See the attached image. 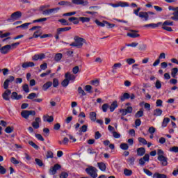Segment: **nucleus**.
Listing matches in <instances>:
<instances>
[{"mask_svg":"<svg viewBox=\"0 0 178 178\" xmlns=\"http://www.w3.org/2000/svg\"><path fill=\"white\" fill-rule=\"evenodd\" d=\"M22 90L23 91H24V92H26V93L30 92V88H29V85L27 84H24L22 86Z\"/></svg>","mask_w":178,"mask_h":178,"instance_id":"55","label":"nucleus"},{"mask_svg":"<svg viewBox=\"0 0 178 178\" xmlns=\"http://www.w3.org/2000/svg\"><path fill=\"white\" fill-rule=\"evenodd\" d=\"M58 86H59V79L54 78L53 79V87H54V88H56Z\"/></svg>","mask_w":178,"mask_h":178,"instance_id":"46","label":"nucleus"},{"mask_svg":"<svg viewBox=\"0 0 178 178\" xmlns=\"http://www.w3.org/2000/svg\"><path fill=\"white\" fill-rule=\"evenodd\" d=\"M138 156H143L145 154V148L139 147L136 149Z\"/></svg>","mask_w":178,"mask_h":178,"instance_id":"18","label":"nucleus"},{"mask_svg":"<svg viewBox=\"0 0 178 178\" xmlns=\"http://www.w3.org/2000/svg\"><path fill=\"white\" fill-rule=\"evenodd\" d=\"M58 22L61 23L62 26H70V23L63 18L58 19Z\"/></svg>","mask_w":178,"mask_h":178,"instance_id":"38","label":"nucleus"},{"mask_svg":"<svg viewBox=\"0 0 178 178\" xmlns=\"http://www.w3.org/2000/svg\"><path fill=\"white\" fill-rule=\"evenodd\" d=\"M29 145H31V147H33V148H34L35 149H39L40 147H38V145H37V144L34 143V142L33 141H29Z\"/></svg>","mask_w":178,"mask_h":178,"instance_id":"56","label":"nucleus"},{"mask_svg":"<svg viewBox=\"0 0 178 178\" xmlns=\"http://www.w3.org/2000/svg\"><path fill=\"white\" fill-rule=\"evenodd\" d=\"M62 58H63V54H62V53H57L54 56V60L56 62H60Z\"/></svg>","mask_w":178,"mask_h":178,"instance_id":"29","label":"nucleus"},{"mask_svg":"<svg viewBox=\"0 0 178 178\" xmlns=\"http://www.w3.org/2000/svg\"><path fill=\"white\" fill-rule=\"evenodd\" d=\"M37 97H38L37 93L32 92L27 96V99H33L34 101V98H37Z\"/></svg>","mask_w":178,"mask_h":178,"instance_id":"40","label":"nucleus"},{"mask_svg":"<svg viewBox=\"0 0 178 178\" xmlns=\"http://www.w3.org/2000/svg\"><path fill=\"white\" fill-rule=\"evenodd\" d=\"M139 17H140V19H145V22H147L149 17V15H148V13L141 11L139 13Z\"/></svg>","mask_w":178,"mask_h":178,"instance_id":"14","label":"nucleus"},{"mask_svg":"<svg viewBox=\"0 0 178 178\" xmlns=\"http://www.w3.org/2000/svg\"><path fill=\"white\" fill-rule=\"evenodd\" d=\"M78 92H79V94H81L82 95V97H84L85 95H87V94L86 93L84 90H83V88H81V86H79L78 88Z\"/></svg>","mask_w":178,"mask_h":178,"instance_id":"52","label":"nucleus"},{"mask_svg":"<svg viewBox=\"0 0 178 178\" xmlns=\"http://www.w3.org/2000/svg\"><path fill=\"white\" fill-rule=\"evenodd\" d=\"M161 29L163 30H165V31H169L170 33H172V31H173V29H172V27H169V26H165V25H162Z\"/></svg>","mask_w":178,"mask_h":178,"instance_id":"53","label":"nucleus"},{"mask_svg":"<svg viewBox=\"0 0 178 178\" xmlns=\"http://www.w3.org/2000/svg\"><path fill=\"white\" fill-rule=\"evenodd\" d=\"M159 26H162V22H158L157 24H148L144 25V27H151L152 29H156V27H159Z\"/></svg>","mask_w":178,"mask_h":178,"instance_id":"17","label":"nucleus"},{"mask_svg":"<svg viewBox=\"0 0 178 178\" xmlns=\"http://www.w3.org/2000/svg\"><path fill=\"white\" fill-rule=\"evenodd\" d=\"M169 122H170V118H165L163 120V122H162V124H161V127H163V129L166 127V126H168V124L169 123Z\"/></svg>","mask_w":178,"mask_h":178,"instance_id":"33","label":"nucleus"},{"mask_svg":"<svg viewBox=\"0 0 178 178\" xmlns=\"http://www.w3.org/2000/svg\"><path fill=\"white\" fill-rule=\"evenodd\" d=\"M22 12L16 11L11 14L10 17L7 19V22H16V20H19L22 17Z\"/></svg>","mask_w":178,"mask_h":178,"instance_id":"3","label":"nucleus"},{"mask_svg":"<svg viewBox=\"0 0 178 178\" xmlns=\"http://www.w3.org/2000/svg\"><path fill=\"white\" fill-rule=\"evenodd\" d=\"M15 130V128L13 127H7L5 129V132L8 134H10V133H13V131Z\"/></svg>","mask_w":178,"mask_h":178,"instance_id":"43","label":"nucleus"},{"mask_svg":"<svg viewBox=\"0 0 178 178\" xmlns=\"http://www.w3.org/2000/svg\"><path fill=\"white\" fill-rule=\"evenodd\" d=\"M157 159L161 163L162 166H168V157L160 156H158Z\"/></svg>","mask_w":178,"mask_h":178,"instance_id":"9","label":"nucleus"},{"mask_svg":"<svg viewBox=\"0 0 178 178\" xmlns=\"http://www.w3.org/2000/svg\"><path fill=\"white\" fill-rule=\"evenodd\" d=\"M43 120L44 122H48V123H52V122H54V117L49 115H44Z\"/></svg>","mask_w":178,"mask_h":178,"instance_id":"26","label":"nucleus"},{"mask_svg":"<svg viewBox=\"0 0 178 178\" xmlns=\"http://www.w3.org/2000/svg\"><path fill=\"white\" fill-rule=\"evenodd\" d=\"M137 33H138V31L131 30V33H128L127 35L131 38H138V37H140V34Z\"/></svg>","mask_w":178,"mask_h":178,"instance_id":"10","label":"nucleus"},{"mask_svg":"<svg viewBox=\"0 0 178 178\" xmlns=\"http://www.w3.org/2000/svg\"><path fill=\"white\" fill-rule=\"evenodd\" d=\"M138 140L139 141V143H141V144H143V145H147V140H145V138H144L140 137L138 138Z\"/></svg>","mask_w":178,"mask_h":178,"instance_id":"59","label":"nucleus"},{"mask_svg":"<svg viewBox=\"0 0 178 178\" xmlns=\"http://www.w3.org/2000/svg\"><path fill=\"white\" fill-rule=\"evenodd\" d=\"M120 67H122V63H115L113 67H112V72L113 73L115 72V70H118V69H120Z\"/></svg>","mask_w":178,"mask_h":178,"instance_id":"35","label":"nucleus"},{"mask_svg":"<svg viewBox=\"0 0 178 178\" xmlns=\"http://www.w3.org/2000/svg\"><path fill=\"white\" fill-rule=\"evenodd\" d=\"M155 87L157 90H161V88H162V83L161 82V81L157 80L155 83Z\"/></svg>","mask_w":178,"mask_h":178,"instance_id":"50","label":"nucleus"},{"mask_svg":"<svg viewBox=\"0 0 178 178\" xmlns=\"http://www.w3.org/2000/svg\"><path fill=\"white\" fill-rule=\"evenodd\" d=\"M79 19L76 17H71L68 19L69 22L73 23V24H79Z\"/></svg>","mask_w":178,"mask_h":178,"instance_id":"32","label":"nucleus"},{"mask_svg":"<svg viewBox=\"0 0 178 178\" xmlns=\"http://www.w3.org/2000/svg\"><path fill=\"white\" fill-rule=\"evenodd\" d=\"M118 101H114L113 102V103L111 104V105L110 106L109 108H110V112H113L115 111V108H118Z\"/></svg>","mask_w":178,"mask_h":178,"instance_id":"28","label":"nucleus"},{"mask_svg":"<svg viewBox=\"0 0 178 178\" xmlns=\"http://www.w3.org/2000/svg\"><path fill=\"white\" fill-rule=\"evenodd\" d=\"M74 42L70 44V47H75L76 48L80 49L83 47L84 45V42H86V40L83 38H80L78 35L74 36Z\"/></svg>","mask_w":178,"mask_h":178,"instance_id":"1","label":"nucleus"},{"mask_svg":"<svg viewBox=\"0 0 178 178\" xmlns=\"http://www.w3.org/2000/svg\"><path fill=\"white\" fill-rule=\"evenodd\" d=\"M162 109L161 108H156L153 111V116H155L156 118L158 116H161L162 115Z\"/></svg>","mask_w":178,"mask_h":178,"instance_id":"25","label":"nucleus"},{"mask_svg":"<svg viewBox=\"0 0 178 178\" xmlns=\"http://www.w3.org/2000/svg\"><path fill=\"white\" fill-rule=\"evenodd\" d=\"M41 122V118H36L35 122H32V126L33 129H40V123Z\"/></svg>","mask_w":178,"mask_h":178,"instance_id":"12","label":"nucleus"},{"mask_svg":"<svg viewBox=\"0 0 178 178\" xmlns=\"http://www.w3.org/2000/svg\"><path fill=\"white\" fill-rule=\"evenodd\" d=\"M72 3L74 5H83V6H87L88 5V1L84 0H72Z\"/></svg>","mask_w":178,"mask_h":178,"instance_id":"11","label":"nucleus"},{"mask_svg":"<svg viewBox=\"0 0 178 178\" xmlns=\"http://www.w3.org/2000/svg\"><path fill=\"white\" fill-rule=\"evenodd\" d=\"M30 24H31V22L29 23H24L20 26H17V29H28L29 26H30Z\"/></svg>","mask_w":178,"mask_h":178,"instance_id":"47","label":"nucleus"},{"mask_svg":"<svg viewBox=\"0 0 178 178\" xmlns=\"http://www.w3.org/2000/svg\"><path fill=\"white\" fill-rule=\"evenodd\" d=\"M82 23H88L91 19L90 17H81L79 18Z\"/></svg>","mask_w":178,"mask_h":178,"instance_id":"41","label":"nucleus"},{"mask_svg":"<svg viewBox=\"0 0 178 178\" xmlns=\"http://www.w3.org/2000/svg\"><path fill=\"white\" fill-rule=\"evenodd\" d=\"M85 91L87 92L91 93V90H92V86L90 85H86L84 88Z\"/></svg>","mask_w":178,"mask_h":178,"instance_id":"62","label":"nucleus"},{"mask_svg":"<svg viewBox=\"0 0 178 178\" xmlns=\"http://www.w3.org/2000/svg\"><path fill=\"white\" fill-rule=\"evenodd\" d=\"M139 51H145L147 49V44L143 43L138 46Z\"/></svg>","mask_w":178,"mask_h":178,"instance_id":"54","label":"nucleus"},{"mask_svg":"<svg viewBox=\"0 0 178 178\" xmlns=\"http://www.w3.org/2000/svg\"><path fill=\"white\" fill-rule=\"evenodd\" d=\"M88 129V126L87 124H84L80 128V131H81L82 133H86Z\"/></svg>","mask_w":178,"mask_h":178,"instance_id":"61","label":"nucleus"},{"mask_svg":"<svg viewBox=\"0 0 178 178\" xmlns=\"http://www.w3.org/2000/svg\"><path fill=\"white\" fill-rule=\"evenodd\" d=\"M69 177V174L66 172H62L60 174V178H67Z\"/></svg>","mask_w":178,"mask_h":178,"instance_id":"63","label":"nucleus"},{"mask_svg":"<svg viewBox=\"0 0 178 178\" xmlns=\"http://www.w3.org/2000/svg\"><path fill=\"white\" fill-rule=\"evenodd\" d=\"M51 87H52V82L47 81L42 86V89L43 90V91H47L48 88Z\"/></svg>","mask_w":178,"mask_h":178,"instance_id":"20","label":"nucleus"},{"mask_svg":"<svg viewBox=\"0 0 178 178\" xmlns=\"http://www.w3.org/2000/svg\"><path fill=\"white\" fill-rule=\"evenodd\" d=\"M62 166L59 164H55L53 167H51L49 169V173L54 176V175H56V171L59 170Z\"/></svg>","mask_w":178,"mask_h":178,"instance_id":"7","label":"nucleus"},{"mask_svg":"<svg viewBox=\"0 0 178 178\" xmlns=\"http://www.w3.org/2000/svg\"><path fill=\"white\" fill-rule=\"evenodd\" d=\"M97 166L102 172H105V170H106V165L104 162L97 163Z\"/></svg>","mask_w":178,"mask_h":178,"instance_id":"23","label":"nucleus"},{"mask_svg":"<svg viewBox=\"0 0 178 178\" xmlns=\"http://www.w3.org/2000/svg\"><path fill=\"white\" fill-rule=\"evenodd\" d=\"M145 162H149V154H146L145 156L139 159V165L144 166Z\"/></svg>","mask_w":178,"mask_h":178,"instance_id":"6","label":"nucleus"},{"mask_svg":"<svg viewBox=\"0 0 178 178\" xmlns=\"http://www.w3.org/2000/svg\"><path fill=\"white\" fill-rule=\"evenodd\" d=\"M10 44H6L1 48H0V52L3 55H6V54H9V51H10Z\"/></svg>","mask_w":178,"mask_h":178,"instance_id":"8","label":"nucleus"},{"mask_svg":"<svg viewBox=\"0 0 178 178\" xmlns=\"http://www.w3.org/2000/svg\"><path fill=\"white\" fill-rule=\"evenodd\" d=\"M161 26H173V22L166 20L163 23H162Z\"/></svg>","mask_w":178,"mask_h":178,"instance_id":"57","label":"nucleus"},{"mask_svg":"<svg viewBox=\"0 0 178 178\" xmlns=\"http://www.w3.org/2000/svg\"><path fill=\"white\" fill-rule=\"evenodd\" d=\"M60 6H72V3L70 1H62L58 3Z\"/></svg>","mask_w":178,"mask_h":178,"instance_id":"36","label":"nucleus"},{"mask_svg":"<svg viewBox=\"0 0 178 178\" xmlns=\"http://www.w3.org/2000/svg\"><path fill=\"white\" fill-rule=\"evenodd\" d=\"M55 10H59V8H51L49 10H43L42 15H51V13H54Z\"/></svg>","mask_w":178,"mask_h":178,"instance_id":"24","label":"nucleus"},{"mask_svg":"<svg viewBox=\"0 0 178 178\" xmlns=\"http://www.w3.org/2000/svg\"><path fill=\"white\" fill-rule=\"evenodd\" d=\"M124 175L125 176H131V175H133V171L131 170H129L127 168H125L124 170Z\"/></svg>","mask_w":178,"mask_h":178,"instance_id":"45","label":"nucleus"},{"mask_svg":"<svg viewBox=\"0 0 178 178\" xmlns=\"http://www.w3.org/2000/svg\"><path fill=\"white\" fill-rule=\"evenodd\" d=\"M120 148L123 149V151H127L129 149V145L127 143H121L120 145Z\"/></svg>","mask_w":178,"mask_h":178,"instance_id":"42","label":"nucleus"},{"mask_svg":"<svg viewBox=\"0 0 178 178\" xmlns=\"http://www.w3.org/2000/svg\"><path fill=\"white\" fill-rule=\"evenodd\" d=\"M153 178H168V176L165 174H161L159 172H155L153 175Z\"/></svg>","mask_w":178,"mask_h":178,"instance_id":"27","label":"nucleus"},{"mask_svg":"<svg viewBox=\"0 0 178 178\" xmlns=\"http://www.w3.org/2000/svg\"><path fill=\"white\" fill-rule=\"evenodd\" d=\"M35 66L34 62H25L22 63V67L27 69V67H33Z\"/></svg>","mask_w":178,"mask_h":178,"instance_id":"21","label":"nucleus"},{"mask_svg":"<svg viewBox=\"0 0 178 178\" xmlns=\"http://www.w3.org/2000/svg\"><path fill=\"white\" fill-rule=\"evenodd\" d=\"M178 73V68L174 67L171 70V76L173 79H176V74Z\"/></svg>","mask_w":178,"mask_h":178,"instance_id":"37","label":"nucleus"},{"mask_svg":"<svg viewBox=\"0 0 178 178\" xmlns=\"http://www.w3.org/2000/svg\"><path fill=\"white\" fill-rule=\"evenodd\" d=\"M35 162L36 165L40 166V168H42V166H45V165L44 164L42 161L40 159H35Z\"/></svg>","mask_w":178,"mask_h":178,"instance_id":"39","label":"nucleus"},{"mask_svg":"<svg viewBox=\"0 0 178 178\" xmlns=\"http://www.w3.org/2000/svg\"><path fill=\"white\" fill-rule=\"evenodd\" d=\"M65 79H67L68 81H74L76 80V76H74L72 74H70V72H67L65 75Z\"/></svg>","mask_w":178,"mask_h":178,"instance_id":"16","label":"nucleus"},{"mask_svg":"<svg viewBox=\"0 0 178 178\" xmlns=\"http://www.w3.org/2000/svg\"><path fill=\"white\" fill-rule=\"evenodd\" d=\"M135 161L136 158H134V156H131L127 160V162L129 165V166H134Z\"/></svg>","mask_w":178,"mask_h":178,"instance_id":"31","label":"nucleus"},{"mask_svg":"<svg viewBox=\"0 0 178 178\" xmlns=\"http://www.w3.org/2000/svg\"><path fill=\"white\" fill-rule=\"evenodd\" d=\"M105 21H103V22H99V20L96 19L95 21V23H96V24H97L99 27H105V25L106 24L105 22Z\"/></svg>","mask_w":178,"mask_h":178,"instance_id":"49","label":"nucleus"},{"mask_svg":"<svg viewBox=\"0 0 178 178\" xmlns=\"http://www.w3.org/2000/svg\"><path fill=\"white\" fill-rule=\"evenodd\" d=\"M144 116V111L140 109L135 114V118H143Z\"/></svg>","mask_w":178,"mask_h":178,"instance_id":"44","label":"nucleus"},{"mask_svg":"<svg viewBox=\"0 0 178 178\" xmlns=\"http://www.w3.org/2000/svg\"><path fill=\"white\" fill-rule=\"evenodd\" d=\"M173 16L171 17L172 20H175V22L178 21V7L174 13H172Z\"/></svg>","mask_w":178,"mask_h":178,"instance_id":"34","label":"nucleus"},{"mask_svg":"<svg viewBox=\"0 0 178 178\" xmlns=\"http://www.w3.org/2000/svg\"><path fill=\"white\" fill-rule=\"evenodd\" d=\"M40 35H41V30L38 29V31L34 32L33 38H38Z\"/></svg>","mask_w":178,"mask_h":178,"instance_id":"58","label":"nucleus"},{"mask_svg":"<svg viewBox=\"0 0 178 178\" xmlns=\"http://www.w3.org/2000/svg\"><path fill=\"white\" fill-rule=\"evenodd\" d=\"M15 81V76H9L8 79H6L3 83L4 90H8L9 88V83Z\"/></svg>","mask_w":178,"mask_h":178,"instance_id":"5","label":"nucleus"},{"mask_svg":"<svg viewBox=\"0 0 178 178\" xmlns=\"http://www.w3.org/2000/svg\"><path fill=\"white\" fill-rule=\"evenodd\" d=\"M32 59L33 60H38L42 59H45V55L44 54H35L33 57Z\"/></svg>","mask_w":178,"mask_h":178,"instance_id":"13","label":"nucleus"},{"mask_svg":"<svg viewBox=\"0 0 178 178\" xmlns=\"http://www.w3.org/2000/svg\"><path fill=\"white\" fill-rule=\"evenodd\" d=\"M170 151L171 152L178 153V147L177 146H174V147L170 148Z\"/></svg>","mask_w":178,"mask_h":178,"instance_id":"64","label":"nucleus"},{"mask_svg":"<svg viewBox=\"0 0 178 178\" xmlns=\"http://www.w3.org/2000/svg\"><path fill=\"white\" fill-rule=\"evenodd\" d=\"M85 171L87 173V175L90 176V177H98V173H97V172H98V170L95 167L89 166L87 168H86Z\"/></svg>","mask_w":178,"mask_h":178,"instance_id":"2","label":"nucleus"},{"mask_svg":"<svg viewBox=\"0 0 178 178\" xmlns=\"http://www.w3.org/2000/svg\"><path fill=\"white\" fill-rule=\"evenodd\" d=\"M69 30H72V27H64V28H58L57 29L56 31L58 32V34H62V33L65 31H69Z\"/></svg>","mask_w":178,"mask_h":178,"instance_id":"22","label":"nucleus"},{"mask_svg":"<svg viewBox=\"0 0 178 178\" xmlns=\"http://www.w3.org/2000/svg\"><path fill=\"white\" fill-rule=\"evenodd\" d=\"M121 6V8H126L129 6V4L127 2L120 1L118 2V7Z\"/></svg>","mask_w":178,"mask_h":178,"instance_id":"60","label":"nucleus"},{"mask_svg":"<svg viewBox=\"0 0 178 178\" xmlns=\"http://www.w3.org/2000/svg\"><path fill=\"white\" fill-rule=\"evenodd\" d=\"M21 116L24 119H29V116H35V111L24 110L21 112Z\"/></svg>","mask_w":178,"mask_h":178,"instance_id":"4","label":"nucleus"},{"mask_svg":"<svg viewBox=\"0 0 178 178\" xmlns=\"http://www.w3.org/2000/svg\"><path fill=\"white\" fill-rule=\"evenodd\" d=\"M9 35H10V32H6V33H3V31H2V33H0V38H8V37H9Z\"/></svg>","mask_w":178,"mask_h":178,"instance_id":"48","label":"nucleus"},{"mask_svg":"<svg viewBox=\"0 0 178 178\" xmlns=\"http://www.w3.org/2000/svg\"><path fill=\"white\" fill-rule=\"evenodd\" d=\"M89 116H90V119L92 122H96L97 120V113L92 111V112H90V114H89Z\"/></svg>","mask_w":178,"mask_h":178,"instance_id":"30","label":"nucleus"},{"mask_svg":"<svg viewBox=\"0 0 178 178\" xmlns=\"http://www.w3.org/2000/svg\"><path fill=\"white\" fill-rule=\"evenodd\" d=\"M22 98H23V96L22 95H17L16 92H13L11 95V99L19 101V99H22Z\"/></svg>","mask_w":178,"mask_h":178,"instance_id":"15","label":"nucleus"},{"mask_svg":"<svg viewBox=\"0 0 178 178\" xmlns=\"http://www.w3.org/2000/svg\"><path fill=\"white\" fill-rule=\"evenodd\" d=\"M69 83H70L69 79H67V78H65V79L61 82V85L63 86V87H67V86H69Z\"/></svg>","mask_w":178,"mask_h":178,"instance_id":"51","label":"nucleus"},{"mask_svg":"<svg viewBox=\"0 0 178 178\" xmlns=\"http://www.w3.org/2000/svg\"><path fill=\"white\" fill-rule=\"evenodd\" d=\"M121 102H124L126 99H130V95L128 92H124L120 97Z\"/></svg>","mask_w":178,"mask_h":178,"instance_id":"19","label":"nucleus"}]
</instances>
